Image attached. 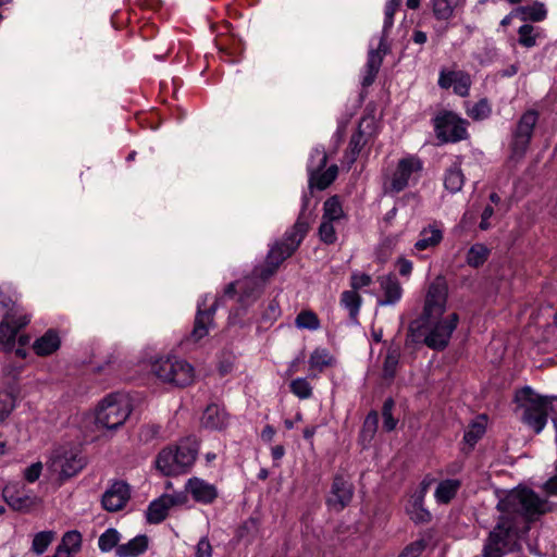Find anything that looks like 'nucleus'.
<instances>
[{"label":"nucleus","mask_w":557,"mask_h":557,"mask_svg":"<svg viewBox=\"0 0 557 557\" xmlns=\"http://www.w3.org/2000/svg\"><path fill=\"white\" fill-rule=\"evenodd\" d=\"M511 523L499 521L490 532L483 548V557H503L504 547L509 543Z\"/></svg>","instance_id":"obj_9"},{"label":"nucleus","mask_w":557,"mask_h":557,"mask_svg":"<svg viewBox=\"0 0 557 557\" xmlns=\"http://www.w3.org/2000/svg\"><path fill=\"white\" fill-rule=\"evenodd\" d=\"M309 200L310 196L307 194L304 195L301 211L293 226L292 233L286 236V242L290 243L292 245L298 243L299 246L310 228L311 213L307 212Z\"/></svg>","instance_id":"obj_15"},{"label":"nucleus","mask_w":557,"mask_h":557,"mask_svg":"<svg viewBox=\"0 0 557 557\" xmlns=\"http://www.w3.org/2000/svg\"><path fill=\"white\" fill-rule=\"evenodd\" d=\"M310 366L311 368H318L322 370L324 367L329 366L330 361L327 360V354L320 350H314L310 356Z\"/></svg>","instance_id":"obj_56"},{"label":"nucleus","mask_w":557,"mask_h":557,"mask_svg":"<svg viewBox=\"0 0 557 557\" xmlns=\"http://www.w3.org/2000/svg\"><path fill=\"white\" fill-rule=\"evenodd\" d=\"M454 12L449 0H433V13L437 20L446 21Z\"/></svg>","instance_id":"obj_47"},{"label":"nucleus","mask_w":557,"mask_h":557,"mask_svg":"<svg viewBox=\"0 0 557 557\" xmlns=\"http://www.w3.org/2000/svg\"><path fill=\"white\" fill-rule=\"evenodd\" d=\"M398 357L399 356L395 350L388 351V354L386 355V357L384 359V364H383V377L384 379L392 380L395 377L396 369L398 366Z\"/></svg>","instance_id":"obj_46"},{"label":"nucleus","mask_w":557,"mask_h":557,"mask_svg":"<svg viewBox=\"0 0 557 557\" xmlns=\"http://www.w3.org/2000/svg\"><path fill=\"white\" fill-rule=\"evenodd\" d=\"M156 466L158 470L168 476L183 473L173 447H166L158 454Z\"/></svg>","instance_id":"obj_17"},{"label":"nucleus","mask_w":557,"mask_h":557,"mask_svg":"<svg viewBox=\"0 0 557 557\" xmlns=\"http://www.w3.org/2000/svg\"><path fill=\"white\" fill-rule=\"evenodd\" d=\"M119 541H120L119 532L115 529L110 528L104 533H102L100 535L98 545L102 552H109L113 547L117 548Z\"/></svg>","instance_id":"obj_42"},{"label":"nucleus","mask_w":557,"mask_h":557,"mask_svg":"<svg viewBox=\"0 0 557 557\" xmlns=\"http://www.w3.org/2000/svg\"><path fill=\"white\" fill-rule=\"evenodd\" d=\"M380 286L384 292V299L379 300V305L386 306L395 304L401 296V286L396 275L389 273L377 278Z\"/></svg>","instance_id":"obj_18"},{"label":"nucleus","mask_w":557,"mask_h":557,"mask_svg":"<svg viewBox=\"0 0 557 557\" xmlns=\"http://www.w3.org/2000/svg\"><path fill=\"white\" fill-rule=\"evenodd\" d=\"M152 372L164 383L185 387L194 380V369L185 360L177 358L159 359L152 364Z\"/></svg>","instance_id":"obj_5"},{"label":"nucleus","mask_w":557,"mask_h":557,"mask_svg":"<svg viewBox=\"0 0 557 557\" xmlns=\"http://www.w3.org/2000/svg\"><path fill=\"white\" fill-rule=\"evenodd\" d=\"M420 239L414 244L416 249L425 250L431 247L437 246L442 239V231L434 227L423 228L420 233Z\"/></svg>","instance_id":"obj_29"},{"label":"nucleus","mask_w":557,"mask_h":557,"mask_svg":"<svg viewBox=\"0 0 557 557\" xmlns=\"http://www.w3.org/2000/svg\"><path fill=\"white\" fill-rule=\"evenodd\" d=\"M399 5H400V1L399 0H389L386 3V8H385V22H384V29H383L384 34L387 32L388 28L392 27L395 12H396V10L398 9Z\"/></svg>","instance_id":"obj_55"},{"label":"nucleus","mask_w":557,"mask_h":557,"mask_svg":"<svg viewBox=\"0 0 557 557\" xmlns=\"http://www.w3.org/2000/svg\"><path fill=\"white\" fill-rule=\"evenodd\" d=\"M463 180L465 177L461 170L457 166H454L447 171L444 185L446 189L450 190L451 193H457L462 188Z\"/></svg>","instance_id":"obj_37"},{"label":"nucleus","mask_w":557,"mask_h":557,"mask_svg":"<svg viewBox=\"0 0 557 557\" xmlns=\"http://www.w3.org/2000/svg\"><path fill=\"white\" fill-rule=\"evenodd\" d=\"M131 498L129 485L124 481H115L102 495L101 505L104 510L115 512L122 510Z\"/></svg>","instance_id":"obj_12"},{"label":"nucleus","mask_w":557,"mask_h":557,"mask_svg":"<svg viewBox=\"0 0 557 557\" xmlns=\"http://www.w3.org/2000/svg\"><path fill=\"white\" fill-rule=\"evenodd\" d=\"M341 302L349 310L351 320H356L361 305V297L355 290H345L342 294Z\"/></svg>","instance_id":"obj_35"},{"label":"nucleus","mask_w":557,"mask_h":557,"mask_svg":"<svg viewBox=\"0 0 557 557\" xmlns=\"http://www.w3.org/2000/svg\"><path fill=\"white\" fill-rule=\"evenodd\" d=\"M319 158V162L314 169L309 170V189L317 188L319 190L326 189L337 177L338 166L332 164L325 171L327 164V154L324 150L315 149L312 158Z\"/></svg>","instance_id":"obj_7"},{"label":"nucleus","mask_w":557,"mask_h":557,"mask_svg":"<svg viewBox=\"0 0 557 557\" xmlns=\"http://www.w3.org/2000/svg\"><path fill=\"white\" fill-rule=\"evenodd\" d=\"M372 280L371 276L362 273V274H352L351 275V282L350 285L352 287V290H357L361 287L369 286L371 284Z\"/></svg>","instance_id":"obj_57"},{"label":"nucleus","mask_w":557,"mask_h":557,"mask_svg":"<svg viewBox=\"0 0 557 557\" xmlns=\"http://www.w3.org/2000/svg\"><path fill=\"white\" fill-rule=\"evenodd\" d=\"M428 542L424 539L417 540L408 544L398 557H419L426 548Z\"/></svg>","instance_id":"obj_50"},{"label":"nucleus","mask_w":557,"mask_h":557,"mask_svg":"<svg viewBox=\"0 0 557 557\" xmlns=\"http://www.w3.org/2000/svg\"><path fill=\"white\" fill-rule=\"evenodd\" d=\"M368 122L367 119H362L358 125V129L355 134L351 135L348 146V151L346 152V158L348 162L352 164L356 160L364 145L367 144L366 134L363 131V124ZM372 124V121L369 120V125Z\"/></svg>","instance_id":"obj_24"},{"label":"nucleus","mask_w":557,"mask_h":557,"mask_svg":"<svg viewBox=\"0 0 557 557\" xmlns=\"http://www.w3.org/2000/svg\"><path fill=\"white\" fill-rule=\"evenodd\" d=\"M343 208L338 196H332L324 202L323 220L337 221L343 216Z\"/></svg>","instance_id":"obj_36"},{"label":"nucleus","mask_w":557,"mask_h":557,"mask_svg":"<svg viewBox=\"0 0 557 557\" xmlns=\"http://www.w3.org/2000/svg\"><path fill=\"white\" fill-rule=\"evenodd\" d=\"M377 426H379L377 412L376 411L369 412L368 416L366 417L363 425H362L361 438L363 441L370 442L374 437V435L377 431Z\"/></svg>","instance_id":"obj_40"},{"label":"nucleus","mask_w":557,"mask_h":557,"mask_svg":"<svg viewBox=\"0 0 557 557\" xmlns=\"http://www.w3.org/2000/svg\"><path fill=\"white\" fill-rule=\"evenodd\" d=\"M82 545V535L78 531H67L61 541V544L57 547V552L61 550L62 557H71V553L79 550Z\"/></svg>","instance_id":"obj_27"},{"label":"nucleus","mask_w":557,"mask_h":557,"mask_svg":"<svg viewBox=\"0 0 557 557\" xmlns=\"http://www.w3.org/2000/svg\"><path fill=\"white\" fill-rule=\"evenodd\" d=\"M421 170V162L416 158H405L398 162L394 173L391 187L393 191L399 193L408 185V180L413 172Z\"/></svg>","instance_id":"obj_14"},{"label":"nucleus","mask_w":557,"mask_h":557,"mask_svg":"<svg viewBox=\"0 0 557 557\" xmlns=\"http://www.w3.org/2000/svg\"><path fill=\"white\" fill-rule=\"evenodd\" d=\"M215 309H216V306L214 304L208 310H200V309L198 310L196 318H195L194 327H193V331L190 334L195 342H198L208 335L209 325L212 323L213 313H214Z\"/></svg>","instance_id":"obj_23"},{"label":"nucleus","mask_w":557,"mask_h":557,"mask_svg":"<svg viewBox=\"0 0 557 557\" xmlns=\"http://www.w3.org/2000/svg\"><path fill=\"white\" fill-rule=\"evenodd\" d=\"M395 406V403L393 398H387L382 407V417H383V428L391 432L393 431L397 425V420L393 417L392 410Z\"/></svg>","instance_id":"obj_44"},{"label":"nucleus","mask_w":557,"mask_h":557,"mask_svg":"<svg viewBox=\"0 0 557 557\" xmlns=\"http://www.w3.org/2000/svg\"><path fill=\"white\" fill-rule=\"evenodd\" d=\"M384 40L385 36L382 37L381 42L379 45L377 50H371L368 55V62H367V75L363 77L362 86L368 87L373 84L376 74L379 73V70L383 62V57L381 54V51L384 53L386 52L384 47Z\"/></svg>","instance_id":"obj_21"},{"label":"nucleus","mask_w":557,"mask_h":557,"mask_svg":"<svg viewBox=\"0 0 557 557\" xmlns=\"http://www.w3.org/2000/svg\"><path fill=\"white\" fill-rule=\"evenodd\" d=\"M429 333L423 338V343L431 349L444 350L455 330L453 324H444L442 321L431 320L428 326Z\"/></svg>","instance_id":"obj_13"},{"label":"nucleus","mask_w":557,"mask_h":557,"mask_svg":"<svg viewBox=\"0 0 557 557\" xmlns=\"http://www.w3.org/2000/svg\"><path fill=\"white\" fill-rule=\"evenodd\" d=\"M17 330L14 329L8 321H2L0 324V345L3 349L9 350L14 346Z\"/></svg>","instance_id":"obj_39"},{"label":"nucleus","mask_w":557,"mask_h":557,"mask_svg":"<svg viewBox=\"0 0 557 557\" xmlns=\"http://www.w3.org/2000/svg\"><path fill=\"white\" fill-rule=\"evenodd\" d=\"M227 414L224 409H220V407L215 404H210L207 406L203 416L201 418V424L211 430H220L226 425Z\"/></svg>","instance_id":"obj_22"},{"label":"nucleus","mask_w":557,"mask_h":557,"mask_svg":"<svg viewBox=\"0 0 557 557\" xmlns=\"http://www.w3.org/2000/svg\"><path fill=\"white\" fill-rule=\"evenodd\" d=\"M280 314L278 302L275 300L270 301L268 309L263 313V319L274 320Z\"/></svg>","instance_id":"obj_62"},{"label":"nucleus","mask_w":557,"mask_h":557,"mask_svg":"<svg viewBox=\"0 0 557 557\" xmlns=\"http://www.w3.org/2000/svg\"><path fill=\"white\" fill-rule=\"evenodd\" d=\"M187 488L197 502L212 503L218 496L216 488L213 485L196 478L188 481Z\"/></svg>","instance_id":"obj_20"},{"label":"nucleus","mask_w":557,"mask_h":557,"mask_svg":"<svg viewBox=\"0 0 557 557\" xmlns=\"http://www.w3.org/2000/svg\"><path fill=\"white\" fill-rule=\"evenodd\" d=\"M354 496V485L344 478L342 474H336L333 478L330 494L326 498V504L335 511H342L347 507Z\"/></svg>","instance_id":"obj_10"},{"label":"nucleus","mask_w":557,"mask_h":557,"mask_svg":"<svg viewBox=\"0 0 557 557\" xmlns=\"http://www.w3.org/2000/svg\"><path fill=\"white\" fill-rule=\"evenodd\" d=\"M129 413L127 401L119 394H110L97 407L96 424L107 430H116L124 424Z\"/></svg>","instance_id":"obj_4"},{"label":"nucleus","mask_w":557,"mask_h":557,"mask_svg":"<svg viewBox=\"0 0 557 557\" xmlns=\"http://www.w3.org/2000/svg\"><path fill=\"white\" fill-rule=\"evenodd\" d=\"M459 486L458 480L442 481L435 491L436 499L442 504H448L456 496Z\"/></svg>","instance_id":"obj_30"},{"label":"nucleus","mask_w":557,"mask_h":557,"mask_svg":"<svg viewBox=\"0 0 557 557\" xmlns=\"http://www.w3.org/2000/svg\"><path fill=\"white\" fill-rule=\"evenodd\" d=\"M54 537L55 532L53 531H42L35 534L32 543L33 552L37 555L44 554Z\"/></svg>","instance_id":"obj_38"},{"label":"nucleus","mask_w":557,"mask_h":557,"mask_svg":"<svg viewBox=\"0 0 557 557\" xmlns=\"http://www.w3.org/2000/svg\"><path fill=\"white\" fill-rule=\"evenodd\" d=\"M491 113V107L486 99L478 101L469 111L468 114L473 120H483Z\"/></svg>","instance_id":"obj_52"},{"label":"nucleus","mask_w":557,"mask_h":557,"mask_svg":"<svg viewBox=\"0 0 557 557\" xmlns=\"http://www.w3.org/2000/svg\"><path fill=\"white\" fill-rule=\"evenodd\" d=\"M3 497L7 504L16 511H27L34 504L29 496L20 495L14 488L9 486L4 487Z\"/></svg>","instance_id":"obj_26"},{"label":"nucleus","mask_w":557,"mask_h":557,"mask_svg":"<svg viewBox=\"0 0 557 557\" xmlns=\"http://www.w3.org/2000/svg\"><path fill=\"white\" fill-rule=\"evenodd\" d=\"M258 532V522L255 519L245 521L236 531V537L238 541L247 540L250 542Z\"/></svg>","instance_id":"obj_45"},{"label":"nucleus","mask_w":557,"mask_h":557,"mask_svg":"<svg viewBox=\"0 0 557 557\" xmlns=\"http://www.w3.org/2000/svg\"><path fill=\"white\" fill-rule=\"evenodd\" d=\"M454 90L456 94H458L461 97H465L469 92L470 88V77L468 75H459L458 77L454 78Z\"/></svg>","instance_id":"obj_54"},{"label":"nucleus","mask_w":557,"mask_h":557,"mask_svg":"<svg viewBox=\"0 0 557 557\" xmlns=\"http://www.w3.org/2000/svg\"><path fill=\"white\" fill-rule=\"evenodd\" d=\"M212 556V546L207 537H202L196 548L195 557H211Z\"/></svg>","instance_id":"obj_60"},{"label":"nucleus","mask_w":557,"mask_h":557,"mask_svg":"<svg viewBox=\"0 0 557 557\" xmlns=\"http://www.w3.org/2000/svg\"><path fill=\"white\" fill-rule=\"evenodd\" d=\"M12 306V299L7 294L0 292V315L3 319L8 320Z\"/></svg>","instance_id":"obj_59"},{"label":"nucleus","mask_w":557,"mask_h":557,"mask_svg":"<svg viewBox=\"0 0 557 557\" xmlns=\"http://www.w3.org/2000/svg\"><path fill=\"white\" fill-rule=\"evenodd\" d=\"M41 470V462H35L25 469L24 476L28 482H35L36 480L39 479Z\"/></svg>","instance_id":"obj_58"},{"label":"nucleus","mask_w":557,"mask_h":557,"mask_svg":"<svg viewBox=\"0 0 557 557\" xmlns=\"http://www.w3.org/2000/svg\"><path fill=\"white\" fill-rule=\"evenodd\" d=\"M407 511L416 523H426L431 520V513L423 507V495L414 496Z\"/></svg>","instance_id":"obj_31"},{"label":"nucleus","mask_w":557,"mask_h":557,"mask_svg":"<svg viewBox=\"0 0 557 557\" xmlns=\"http://www.w3.org/2000/svg\"><path fill=\"white\" fill-rule=\"evenodd\" d=\"M544 491L549 495H557V475L550 478L544 485Z\"/></svg>","instance_id":"obj_64"},{"label":"nucleus","mask_w":557,"mask_h":557,"mask_svg":"<svg viewBox=\"0 0 557 557\" xmlns=\"http://www.w3.org/2000/svg\"><path fill=\"white\" fill-rule=\"evenodd\" d=\"M534 27L531 24H523L519 27V44L523 47L531 48L536 44V35H533Z\"/></svg>","instance_id":"obj_48"},{"label":"nucleus","mask_w":557,"mask_h":557,"mask_svg":"<svg viewBox=\"0 0 557 557\" xmlns=\"http://www.w3.org/2000/svg\"><path fill=\"white\" fill-rule=\"evenodd\" d=\"M164 499L168 502V506L172 508L173 506L185 504L187 502V496L182 493L175 495L164 494Z\"/></svg>","instance_id":"obj_61"},{"label":"nucleus","mask_w":557,"mask_h":557,"mask_svg":"<svg viewBox=\"0 0 557 557\" xmlns=\"http://www.w3.org/2000/svg\"><path fill=\"white\" fill-rule=\"evenodd\" d=\"M516 400L523 411L522 421L535 433H540L544 429L549 412L557 413V409L549 397L534 393L529 386L521 388L516 394Z\"/></svg>","instance_id":"obj_2"},{"label":"nucleus","mask_w":557,"mask_h":557,"mask_svg":"<svg viewBox=\"0 0 557 557\" xmlns=\"http://www.w3.org/2000/svg\"><path fill=\"white\" fill-rule=\"evenodd\" d=\"M435 132L442 143H456L467 136L463 122L451 112H445L435 119Z\"/></svg>","instance_id":"obj_8"},{"label":"nucleus","mask_w":557,"mask_h":557,"mask_svg":"<svg viewBox=\"0 0 557 557\" xmlns=\"http://www.w3.org/2000/svg\"><path fill=\"white\" fill-rule=\"evenodd\" d=\"M497 507L504 511L520 513L528 520H535L549 510L547 500L528 487L512 490Z\"/></svg>","instance_id":"obj_3"},{"label":"nucleus","mask_w":557,"mask_h":557,"mask_svg":"<svg viewBox=\"0 0 557 557\" xmlns=\"http://www.w3.org/2000/svg\"><path fill=\"white\" fill-rule=\"evenodd\" d=\"M397 265H398L400 275L407 276L411 273L412 263L409 260H407L405 258H399L397 261Z\"/></svg>","instance_id":"obj_63"},{"label":"nucleus","mask_w":557,"mask_h":557,"mask_svg":"<svg viewBox=\"0 0 557 557\" xmlns=\"http://www.w3.org/2000/svg\"><path fill=\"white\" fill-rule=\"evenodd\" d=\"M446 299L447 285L445 280L438 276L429 286L420 320H416L409 325L407 343H423V338L426 335L425 330H428V326L431 324V320H437L443 315Z\"/></svg>","instance_id":"obj_1"},{"label":"nucleus","mask_w":557,"mask_h":557,"mask_svg":"<svg viewBox=\"0 0 557 557\" xmlns=\"http://www.w3.org/2000/svg\"><path fill=\"white\" fill-rule=\"evenodd\" d=\"M85 466L84 459L72 455L71 457L64 458L61 463L60 475L63 479H70L79 472Z\"/></svg>","instance_id":"obj_34"},{"label":"nucleus","mask_w":557,"mask_h":557,"mask_svg":"<svg viewBox=\"0 0 557 557\" xmlns=\"http://www.w3.org/2000/svg\"><path fill=\"white\" fill-rule=\"evenodd\" d=\"M61 339L55 330H48L33 344V349L38 356H49L60 348Z\"/></svg>","instance_id":"obj_19"},{"label":"nucleus","mask_w":557,"mask_h":557,"mask_svg":"<svg viewBox=\"0 0 557 557\" xmlns=\"http://www.w3.org/2000/svg\"><path fill=\"white\" fill-rule=\"evenodd\" d=\"M484 433L485 425L481 422L474 421L468 426V430L465 432L463 440L470 447H473L478 443V441L484 435Z\"/></svg>","instance_id":"obj_43"},{"label":"nucleus","mask_w":557,"mask_h":557,"mask_svg":"<svg viewBox=\"0 0 557 557\" xmlns=\"http://www.w3.org/2000/svg\"><path fill=\"white\" fill-rule=\"evenodd\" d=\"M295 324L298 329L317 330L320 326V321L313 311L304 310L296 317Z\"/></svg>","instance_id":"obj_41"},{"label":"nucleus","mask_w":557,"mask_h":557,"mask_svg":"<svg viewBox=\"0 0 557 557\" xmlns=\"http://www.w3.org/2000/svg\"><path fill=\"white\" fill-rule=\"evenodd\" d=\"M490 250L482 244L473 245L467 253V263L472 268L481 267L488 258Z\"/></svg>","instance_id":"obj_33"},{"label":"nucleus","mask_w":557,"mask_h":557,"mask_svg":"<svg viewBox=\"0 0 557 557\" xmlns=\"http://www.w3.org/2000/svg\"><path fill=\"white\" fill-rule=\"evenodd\" d=\"M298 248V243L292 245L288 242L276 243L269 251L265 258V265L260 269V277L262 280L269 278L277 270L280 264L290 257Z\"/></svg>","instance_id":"obj_11"},{"label":"nucleus","mask_w":557,"mask_h":557,"mask_svg":"<svg viewBox=\"0 0 557 557\" xmlns=\"http://www.w3.org/2000/svg\"><path fill=\"white\" fill-rule=\"evenodd\" d=\"M15 407V399L10 393L0 394V423L3 422Z\"/></svg>","instance_id":"obj_51"},{"label":"nucleus","mask_w":557,"mask_h":557,"mask_svg":"<svg viewBox=\"0 0 557 557\" xmlns=\"http://www.w3.org/2000/svg\"><path fill=\"white\" fill-rule=\"evenodd\" d=\"M518 11L523 14V21L541 22L546 18L547 11L542 2L535 1L531 5L520 7Z\"/></svg>","instance_id":"obj_32"},{"label":"nucleus","mask_w":557,"mask_h":557,"mask_svg":"<svg viewBox=\"0 0 557 557\" xmlns=\"http://www.w3.org/2000/svg\"><path fill=\"white\" fill-rule=\"evenodd\" d=\"M290 391L301 399L309 398L312 394V387L306 379H296L292 381Z\"/></svg>","instance_id":"obj_49"},{"label":"nucleus","mask_w":557,"mask_h":557,"mask_svg":"<svg viewBox=\"0 0 557 557\" xmlns=\"http://www.w3.org/2000/svg\"><path fill=\"white\" fill-rule=\"evenodd\" d=\"M148 547V537L146 535H138L126 544L119 545L116 555L119 557H136L143 554Z\"/></svg>","instance_id":"obj_25"},{"label":"nucleus","mask_w":557,"mask_h":557,"mask_svg":"<svg viewBox=\"0 0 557 557\" xmlns=\"http://www.w3.org/2000/svg\"><path fill=\"white\" fill-rule=\"evenodd\" d=\"M537 119L539 113L535 110H528L522 114L512 134V140L510 144L511 158L521 159L525 154Z\"/></svg>","instance_id":"obj_6"},{"label":"nucleus","mask_w":557,"mask_h":557,"mask_svg":"<svg viewBox=\"0 0 557 557\" xmlns=\"http://www.w3.org/2000/svg\"><path fill=\"white\" fill-rule=\"evenodd\" d=\"M319 236L320 239L327 245L334 244L336 242L335 228L331 221H322L321 225L319 226Z\"/></svg>","instance_id":"obj_53"},{"label":"nucleus","mask_w":557,"mask_h":557,"mask_svg":"<svg viewBox=\"0 0 557 557\" xmlns=\"http://www.w3.org/2000/svg\"><path fill=\"white\" fill-rule=\"evenodd\" d=\"M198 442L196 438L187 437L178 443L174 447V450L180 460V466L182 468V472H185L188 468L193 466L198 455Z\"/></svg>","instance_id":"obj_16"},{"label":"nucleus","mask_w":557,"mask_h":557,"mask_svg":"<svg viewBox=\"0 0 557 557\" xmlns=\"http://www.w3.org/2000/svg\"><path fill=\"white\" fill-rule=\"evenodd\" d=\"M164 499V494L158 499L153 500L147 510V521L150 523H160L168 517L170 506Z\"/></svg>","instance_id":"obj_28"}]
</instances>
